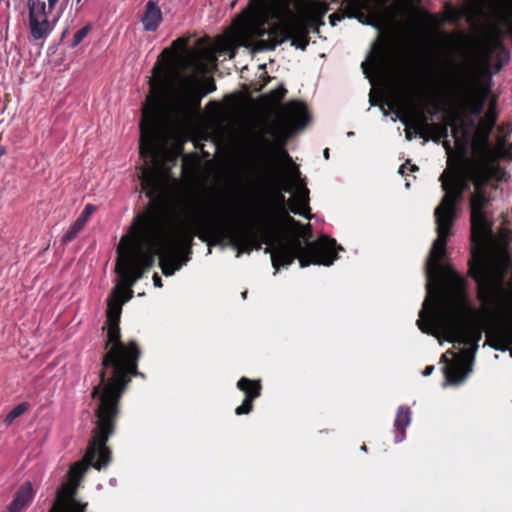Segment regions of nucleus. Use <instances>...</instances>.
Wrapping results in <instances>:
<instances>
[{
	"instance_id": "nucleus-1",
	"label": "nucleus",
	"mask_w": 512,
	"mask_h": 512,
	"mask_svg": "<svg viewBox=\"0 0 512 512\" xmlns=\"http://www.w3.org/2000/svg\"><path fill=\"white\" fill-rule=\"evenodd\" d=\"M508 177L507 171L499 164L485 161L472 164L466 172L457 167L445 169L439 177L444 195L434 210L437 238L426 262V274L429 281L445 284L444 296H449L451 303L462 308H470L468 281L443 260L457 219L458 206L470 183L474 189L469 198L472 249L468 276L476 282L477 299L486 309L502 306L509 295L504 288L503 278L494 273L482 250L493 234L494 223L490 213L494 200L492 192Z\"/></svg>"
},
{
	"instance_id": "nucleus-2",
	"label": "nucleus",
	"mask_w": 512,
	"mask_h": 512,
	"mask_svg": "<svg viewBox=\"0 0 512 512\" xmlns=\"http://www.w3.org/2000/svg\"><path fill=\"white\" fill-rule=\"evenodd\" d=\"M139 178L150 202L134 218L130 233L135 242L149 246L155 257L159 256V267L166 277L172 276L189 260L188 257L184 258V254L191 252L194 237L209 246L220 245L226 240L237 251V256L251 253L250 232L245 230L241 233H225L220 219L208 213L205 198L192 189L185 190L176 197L169 210V229H166L156 203L161 197L162 187L155 170L145 166Z\"/></svg>"
},
{
	"instance_id": "nucleus-3",
	"label": "nucleus",
	"mask_w": 512,
	"mask_h": 512,
	"mask_svg": "<svg viewBox=\"0 0 512 512\" xmlns=\"http://www.w3.org/2000/svg\"><path fill=\"white\" fill-rule=\"evenodd\" d=\"M270 150L269 139L263 134L258 135L247 167L254 177L276 189L273 205L267 207L251 222L227 225L220 220L225 233H241L248 230L252 237V250L260 249L262 244H272V249L266 247L264 252L271 253L272 266L276 271L291 265L295 259H298L301 268L311 264L332 265L338 258V251L343 248L335 239L328 236L308 241L312 237L311 225L308 223L303 226L289 215L283 192H291L292 186L275 174Z\"/></svg>"
},
{
	"instance_id": "nucleus-4",
	"label": "nucleus",
	"mask_w": 512,
	"mask_h": 512,
	"mask_svg": "<svg viewBox=\"0 0 512 512\" xmlns=\"http://www.w3.org/2000/svg\"><path fill=\"white\" fill-rule=\"evenodd\" d=\"M254 9L264 19H242L237 34L243 46L253 52L274 50L285 41L305 51L310 32L319 33L325 25L329 6L321 0H256Z\"/></svg>"
},
{
	"instance_id": "nucleus-5",
	"label": "nucleus",
	"mask_w": 512,
	"mask_h": 512,
	"mask_svg": "<svg viewBox=\"0 0 512 512\" xmlns=\"http://www.w3.org/2000/svg\"><path fill=\"white\" fill-rule=\"evenodd\" d=\"M106 326L99 383L92 388L91 398L97 400V404L120 409L121 398L132 377L145 378L138 370L142 351L135 340L122 341L120 324Z\"/></svg>"
},
{
	"instance_id": "nucleus-6",
	"label": "nucleus",
	"mask_w": 512,
	"mask_h": 512,
	"mask_svg": "<svg viewBox=\"0 0 512 512\" xmlns=\"http://www.w3.org/2000/svg\"><path fill=\"white\" fill-rule=\"evenodd\" d=\"M427 303L426 299L419 312L418 328L425 334L438 339L444 338L450 343L470 345V349L464 351L474 359L483 329L477 319L467 316L474 314L473 307L470 305L469 309H465L453 304L449 296H444L441 303L440 299L435 300L429 307V311H427Z\"/></svg>"
},
{
	"instance_id": "nucleus-7",
	"label": "nucleus",
	"mask_w": 512,
	"mask_h": 512,
	"mask_svg": "<svg viewBox=\"0 0 512 512\" xmlns=\"http://www.w3.org/2000/svg\"><path fill=\"white\" fill-rule=\"evenodd\" d=\"M95 426L87 450L81 461L71 465L68 480L80 486L89 467L97 470L106 468L112 460V452L107 446L109 438L116 431L120 409L97 404L94 410Z\"/></svg>"
},
{
	"instance_id": "nucleus-8",
	"label": "nucleus",
	"mask_w": 512,
	"mask_h": 512,
	"mask_svg": "<svg viewBox=\"0 0 512 512\" xmlns=\"http://www.w3.org/2000/svg\"><path fill=\"white\" fill-rule=\"evenodd\" d=\"M153 75L149 81L150 92L142 109L139 153L144 159L156 161L160 140V115L167 97L169 82L159 61L153 67Z\"/></svg>"
},
{
	"instance_id": "nucleus-9",
	"label": "nucleus",
	"mask_w": 512,
	"mask_h": 512,
	"mask_svg": "<svg viewBox=\"0 0 512 512\" xmlns=\"http://www.w3.org/2000/svg\"><path fill=\"white\" fill-rule=\"evenodd\" d=\"M136 243L138 246L132 245L127 237H122L116 250L118 257L115 271L119 276V282L115 288L125 294V300L133 297V285L155 263V253L149 246Z\"/></svg>"
},
{
	"instance_id": "nucleus-10",
	"label": "nucleus",
	"mask_w": 512,
	"mask_h": 512,
	"mask_svg": "<svg viewBox=\"0 0 512 512\" xmlns=\"http://www.w3.org/2000/svg\"><path fill=\"white\" fill-rule=\"evenodd\" d=\"M216 89L217 86L212 77L205 81H201L194 75L182 77L174 94L173 114L181 122H190L200 112L202 99Z\"/></svg>"
},
{
	"instance_id": "nucleus-11",
	"label": "nucleus",
	"mask_w": 512,
	"mask_h": 512,
	"mask_svg": "<svg viewBox=\"0 0 512 512\" xmlns=\"http://www.w3.org/2000/svg\"><path fill=\"white\" fill-rule=\"evenodd\" d=\"M441 79L464 92V111L476 118L483 112L486 103V94L477 93L471 84V69L468 61L456 62L453 58L449 62V69L441 72Z\"/></svg>"
},
{
	"instance_id": "nucleus-12",
	"label": "nucleus",
	"mask_w": 512,
	"mask_h": 512,
	"mask_svg": "<svg viewBox=\"0 0 512 512\" xmlns=\"http://www.w3.org/2000/svg\"><path fill=\"white\" fill-rule=\"evenodd\" d=\"M260 134H263L265 138H267V136H270L273 139V142L270 141V140H269V142L271 143L270 155H271V159H272V163H273V169L275 171V174L283 182H286V183L290 184L292 186V188L295 187V186H300L301 183H306V179L302 178V176H301V172L299 170V167L293 162L292 158L289 156V154L287 152H285V151L283 152L284 158H285L286 162L288 163V166H287V178H284L279 173L278 167H277L275 159L273 157L274 146L277 145V146L283 147L286 144V141H287V138H288V135L286 134V124H285L284 120L283 119H278L276 121L275 127H273V126H266L261 131H259L255 135V137H254V141H253L252 147H254L255 142H256V138ZM252 149L253 148H251V150Z\"/></svg>"
},
{
	"instance_id": "nucleus-13",
	"label": "nucleus",
	"mask_w": 512,
	"mask_h": 512,
	"mask_svg": "<svg viewBox=\"0 0 512 512\" xmlns=\"http://www.w3.org/2000/svg\"><path fill=\"white\" fill-rule=\"evenodd\" d=\"M459 119L460 112L458 110H453L449 115V119L445 123L429 124L428 118L421 112L417 122L413 126V129L416 134L426 141L431 139L435 143H440L442 139H446L448 137L449 127L453 129L454 124L457 123V120Z\"/></svg>"
},
{
	"instance_id": "nucleus-14",
	"label": "nucleus",
	"mask_w": 512,
	"mask_h": 512,
	"mask_svg": "<svg viewBox=\"0 0 512 512\" xmlns=\"http://www.w3.org/2000/svg\"><path fill=\"white\" fill-rule=\"evenodd\" d=\"M28 25L30 36L33 40H45L53 30V25L48 20L45 2L27 0Z\"/></svg>"
},
{
	"instance_id": "nucleus-15",
	"label": "nucleus",
	"mask_w": 512,
	"mask_h": 512,
	"mask_svg": "<svg viewBox=\"0 0 512 512\" xmlns=\"http://www.w3.org/2000/svg\"><path fill=\"white\" fill-rule=\"evenodd\" d=\"M79 486L64 482L56 491L55 500L48 512H86L88 503L76 498Z\"/></svg>"
},
{
	"instance_id": "nucleus-16",
	"label": "nucleus",
	"mask_w": 512,
	"mask_h": 512,
	"mask_svg": "<svg viewBox=\"0 0 512 512\" xmlns=\"http://www.w3.org/2000/svg\"><path fill=\"white\" fill-rule=\"evenodd\" d=\"M382 2V0H344L342 2L344 9L329 16L330 25L335 26L345 17L361 20L365 13L371 14L374 12V5L381 4Z\"/></svg>"
},
{
	"instance_id": "nucleus-17",
	"label": "nucleus",
	"mask_w": 512,
	"mask_h": 512,
	"mask_svg": "<svg viewBox=\"0 0 512 512\" xmlns=\"http://www.w3.org/2000/svg\"><path fill=\"white\" fill-rule=\"evenodd\" d=\"M236 387L238 390L244 393V399L241 405L235 408V414L247 415L253 410V402L259 398L262 393V382L260 379H250L248 377H241Z\"/></svg>"
},
{
	"instance_id": "nucleus-18",
	"label": "nucleus",
	"mask_w": 512,
	"mask_h": 512,
	"mask_svg": "<svg viewBox=\"0 0 512 512\" xmlns=\"http://www.w3.org/2000/svg\"><path fill=\"white\" fill-rule=\"evenodd\" d=\"M472 364V356L469 357L467 351H462L460 357L443 368L446 381L453 385L460 384L472 371Z\"/></svg>"
},
{
	"instance_id": "nucleus-19",
	"label": "nucleus",
	"mask_w": 512,
	"mask_h": 512,
	"mask_svg": "<svg viewBox=\"0 0 512 512\" xmlns=\"http://www.w3.org/2000/svg\"><path fill=\"white\" fill-rule=\"evenodd\" d=\"M293 189H295L293 196L287 200L288 210L295 215L311 219L309 189L307 188L306 183H301L300 186H295Z\"/></svg>"
},
{
	"instance_id": "nucleus-20",
	"label": "nucleus",
	"mask_w": 512,
	"mask_h": 512,
	"mask_svg": "<svg viewBox=\"0 0 512 512\" xmlns=\"http://www.w3.org/2000/svg\"><path fill=\"white\" fill-rule=\"evenodd\" d=\"M285 113L296 128L305 127L311 119L306 104L299 100L289 101L285 106Z\"/></svg>"
},
{
	"instance_id": "nucleus-21",
	"label": "nucleus",
	"mask_w": 512,
	"mask_h": 512,
	"mask_svg": "<svg viewBox=\"0 0 512 512\" xmlns=\"http://www.w3.org/2000/svg\"><path fill=\"white\" fill-rule=\"evenodd\" d=\"M34 494L31 482L23 483L16 491L12 502L3 512H21L32 502Z\"/></svg>"
},
{
	"instance_id": "nucleus-22",
	"label": "nucleus",
	"mask_w": 512,
	"mask_h": 512,
	"mask_svg": "<svg viewBox=\"0 0 512 512\" xmlns=\"http://www.w3.org/2000/svg\"><path fill=\"white\" fill-rule=\"evenodd\" d=\"M129 300H125V294L114 288L111 297L108 299L106 310V324H120L122 306Z\"/></svg>"
},
{
	"instance_id": "nucleus-23",
	"label": "nucleus",
	"mask_w": 512,
	"mask_h": 512,
	"mask_svg": "<svg viewBox=\"0 0 512 512\" xmlns=\"http://www.w3.org/2000/svg\"><path fill=\"white\" fill-rule=\"evenodd\" d=\"M162 21V12L158 5L150 0L145 5V11L141 17L144 30L153 32L156 31Z\"/></svg>"
},
{
	"instance_id": "nucleus-24",
	"label": "nucleus",
	"mask_w": 512,
	"mask_h": 512,
	"mask_svg": "<svg viewBox=\"0 0 512 512\" xmlns=\"http://www.w3.org/2000/svg\"><path fill=\"white\" fill-rule=\"evenodd\" d=\"M411 422V410L408 406H400L397 410L394 420V428L396 431L395 441L400 442L405 438L406 428Z\"/></svg>"
},
{
	"instance_id": "nucleus-25",
	"label": "nucleus",
	"mask_w": 512,
	"mask_h": 512,
	"mask_svg": "<svg viewBox=\"0 0 512 512\" xmlns=\"http://www.w3.org/2000/svg\"><path fill=\"white\" fill-rule=\"evenodd\" d=\"M503 30L500 28L494 29V35L491 37L490 40V53L498 52V61L496 64V70L500 71L503 67V62L508 61L509 59V52L504 47L502 42Z\"/></svg>"
},
{
	"instance_id": "nucleus-26",
	"label": "nucleus",
	"mask_w": 512,
	"mask_h": 512,
	"mask_svg": "<svg viewBox=\"0 0 512 512\" xmlns=\"http://www.w3.org/2000/svg\"><path fill=\"white\" fill-rule=\"evenodd\" d=\"M457 122H459V124H454L453 136L456 137L458 134H461L465 139H468L475 129V118L468 115H465L463 118L460 113V119L457 120Z\"/></svg>"
},
{
	"instance_id": "nucleus-27",
	"label": "nucleus",
	"mask_w": 512,
	"mask_h": 512,
	"mask_svg": "<svg viewBox=\"0 0 512 512\" xmlns=\"http://www.w3.org/2000/svg\"><path fill=\"white\" fill-rule=\"evenodd\" d=\"M186 45L187 40L185 38H178L173 41L171 48H165L161 52L160 57H162L165 61H171L175 56V51L173 49L181 50L184 49Z\"/></svg>"
},
{
	"instance_id": "nucleus-28",
	"label": "nucleus",
	"mask_w": 512,
	"mask_h": 512,
	"mask_svg": "<svg viewBox=\"0 0 512 512\" xmlns=\"http://www.w3.org/2000/svg\"><path fill=\"white\" fill-rule=\"evenodd\" d=\"M29 408V404L27 402H22L15 406L5 417L4 422L6 425H11L15 419L24 414Z\"/></svg>"
},
{
	"instance_id": "nucleus-29",
	"label": "nucleus",
	"mask_w": 512,
	"mask_h": 512,
	"mask_svg": "<svg viewBox=\"0 0 512 512\" xmlns=\"http://www.w3.org/2000/svg\"><path fill=\"white\" fill-rule=\"evenodd\" d=\"M83 227L84 226L80 222L75 221L68 229V231L63 235L61 239L62 244L65 245L74 240L78 233L83 229Z\"/></svg>"
},
{
	"instance_id": "nucleus-30",
	"label": "nucleus",
	"mask_w": 512,
	"mask_h": 512,
	"mask_svg": "<svg viewBox=\"0 0 512 512\" xmlns=\"http://www.w3.org/2000/svg\"><path fill=\"white\" fill-rule=\"evenodd\" d=\"M287 94V89L283 84H280L277 88L271 90L267 94V98L270 99L274 103H280L285 98Z\"/></svg>"
},
{
	"instance_id": "nucleus-31",
	"label": "nucleus",
	"mask_w": 512,
	"mask_h": 512,
	"mask_svg": "<svg viewBox=\"0 0 512 512\" xmlns=\"http://www.w3.org/2000/svg\"><path fill=\"white\" fill-rule=\"evenodd\" d=\"M90 29H91L90 25H86V26L82 27L81 29H79L74 34L73 41L71 43V47L72 48L77 47L83 41V39L88 35V33L90 32Z\"/></svg>"
},
{
	"instance_id": "nucleus-32",
	"label": "nucleus",
	"mask_w": 512,
	"mask_h": 512,
	"mask_svg": "<svg viewBox=\"0 0 512 512\" xmlns=\"http://www.w3.org/2000/svg\"><path fill=\"white\" fill-rule=\"evenodd\" d=\"M507 11L501 12L498 16V23H512V0H507Z\"/></svg>"
},
{
	"instance_id": "nucleus-33",
	"label": "nucleus",
	"mask_w": 512,
	"mask_h": 512,
	"mask_svg": "<svg viewBox=\"0 0 512 512\" xmlns=\"http://www.w3.org/2000/svg\"><path fill=\"white\" fill-rule=\"evenodd\" d=\"M96 210L95 206L92 204H87L76 221L80 222L83 226H85L91 214Z\"/></svg>"
},
{
	"instance_id": "nucleus-34",
	"label": "nucleus",
	"mask_w": 512,
	"mask_h": 512,
	"mask_svg": "<svg viewBox=\"0 0 512 512\" xmlns=\"http://www.w3.org/2000/svg\"><path fill=\"white\" fill-rule=\"evenodd\" d=\"M487 120L489 122V127L492 128L497 121V113L495 111V104L493 102L490 103L489 110L486 114Z\"/></svg>"
},
{
	"instance_id": "nucleus-35",
	"label": "nucleus",
	"mask_w": 512,
	"mask_h": 512,
	"mask_svg": "<svg viewBox=\"0 0 512 512\" xmlns=\"http://www.w3.org/2000/svg\"><path fill=\"white\" fill-rule=\"evenodd\" d=\"M406 165H409L410 166V171L411 172H414V171H418L419 170V167L415 164H411V161L408 159L406 160V163L401 165L400 168H399V173L401 175H404L405 174V168H406Z\"/></svg>"
},
{
	"instance_id": "nucleus-36",
	"label": "nucleus",
	"mask_w": 512,
	"mask_h": 512,
	"mask_svg": "<svg viewBox=\"0 0 512 512\" xmlns=\"http://www.w3.org/2000/svg\"><path fill=\"white\" fill-rule=\"evenodd\" d=\"M207 107L212 110L214 113H220L223 109L221 103L217 101H210L207 105Z\"/></svg>"
},
{
	"instance_id": "nucleus-37",
	"label": "nucleus",
	"mask_w": 512,
	"mask_h": 512,
	"mask_svg": "<svg viewBox=\"0 0 512 512\" xmlns=\"http://www.w3.org/2000/svg\"><path fill=\"white\" fill-rule=\"evenodd\" d=\"M501 157L511 160L512 159V153L504 148V146L500 149Z\"/></svg>"
},
{
	"instance_id": "nucleus-38",
	"label": "nucleus",
	"mask_w": 512,
	"mask_h": 512,
	"mask_svg": "<svg viewBox=\"0 0 512 512\" xmlns=\"http://www.w3.org/2000/svg\"><path fill=\"white\" fill-rule=\"evenodd\" d=\"M152 278H153L154 285L156 287L161 288L162 287V279H161V277L157 273H154Z\"/></svg>"
},
{
	"instance_id": "nucleus-39",
	"label": "nucleus",
	"mask_w": 512,
	"mask_h": 512,
	"mask_svg": "<svg viewBox=\"0 0 512 512\" xmlns=\"http://www.w3.org/2000/svg\"><path fill=\"white\" fill-rule=\"evenodd\" d=\"M433 371H434V366L428 365L425 367L422 374H423V376H430L433 373Z\"/></svg>"
},
{
	"instance_id": "nucleus-40",
	"label": "nucleus",
	"mask_w": 512,
	"mask_h": 512,
	"mask_svg": "<svg viewBox=\"0 0 512 512\" xmlns=\"http://www.w3.org/2000/svg\"><path fill=\"white\" fill-rule=\"evenodd\" d=\"M47 1H48L49 12H51L59 0H47Z\"/></svg>"
},
{
	"instance_id": "nucleus-41",
	"label": "nucleus",
	"mask_w": 512,
	"mask_h": 512,
	"mask_svg": "<svg viewBox=\"0 0 512 512\" xmlns=\"http://www.w3.org/2000/svg\"><path fill=\"white\" fill-rule=\"evenodd\" d=\"M441 362L445 363L446 365L450 364L451 362L449 361V359L447 358V353L443 354L441 356Z\"/></svg>"
},
{
	"instance_id": "nucleus-42",
	"label": "nucleus",
	"mask_w": 512,
	"mask_h": 512,
	"mask_svg": "<svg viewBox=\"0 0 512 512\" xmlns=\"http://www.w3.org/2000/svg\"><path fill=\"white\" fill-rule=\"evenodd\" d=\"M406 138L407 140H411L412 139V134L409 130H406Z\"/></svg>"
},
{
	"instance_id": "nucleus-43",
	"label": "nucleus",
	"mask_w": 512,
	"mask_h": 512,
	"mask_svg": "<svg viewBox=\"0 0 512 512\" xmlns=\"http://www.w3.org/2000/svg\"><path fill=\"white\" fill-rule=\"evenodd\" d=\"M323 154H324V157H325L326 159H328V158H329V149H328V148H326V149L324 150Z\"/></svg>"
},
{
	"instance_id": "nucleus-44",
	"label": "nucleus",
	"mask_w": 512,
	"mask_h": 512,
	"mask_svg": "<svg viewBox=\"0 0 512 512\" xmlns=\"http://www.w3.org/2000/svg\"><path fill=\"white\" fill-rule=\"evenodd\" d=\"M444 146H445V148H446L447 150H450V149H451V147H450V143H449V142H445V143H444Z\"/></svg>"
},
{
	"instance_id": "nucleus-45",
	"label": "nucleus",
	"mask_w": 512,
	"mask_h": 512,
	"mask_svg": "<svg viewBox=\"0 0 512 512\" xmlns=\"http://www.w3.org/2000/svg\"><path fill=\"white\" fill-rule=\"evenodd\" d=\"M5 153V149L3 147H0V156Z\"/></svg>"
},
{
	"instance_id": "nucleus-46",
	"label": "nucleus",
	"mask_w": 512,
	"mask_h": 512,
	"mask_svg": "<svg viewBox=\"0 0 512 512\" xmlns=\"http://www.w3.org/2000/svg\"><path fill=\"white\" fill-rule=\"evenodd\" d=\"M344 0H331L332 3H339V2H343Z\"/></svg>"
},
{
	"instance_id": "nucleus-47",
	"label": "nucleus",
	"mask_w": 512,
	"mask_h": 512,
	"mask_svg": "<svg viewBox=\"0 0 512 512\" xmlns=\"http://www.w3.org/2000/svg\"><path fill=\"white\" fill-rule=\"evenodd\" d=\"M446 353H447V354H449V353H450V354H452V356H455V353H453L451 350H448Z\"/></svg>"
},
{
	"instance_id": "nucleus-48",
	"label": "nucleus",
	"mask_w": 512,
	"mask_h": 512,
	"mask_svg": "<svg viewBox=\"0 0 512 512\" xmlns=\"http://www.w3.org/2000/svg\"><path fill=\"white\" fill-rule=\"evenodd\" d=\"M435 108H436L437 111L440 110V106L438 104L435 105Z\"/></svg>"
},
{
	"instance_id": "nucleus-49",
	"label": "nucleus",
	"mask_w": 512,
	"mask_h": 512,
	"mask_svg": "<svg viewBox=\"0 0 512 512\" xmlns=\"http://www.w3.org/2000/svg\"><path fill=\"white\" fill-rule=\"evenodd\" d=\"M246 295H247L246 291L242 293L243 298H246Z\"/></svg>"
},
{
	"instance_id": "nucleus-50",
	"label": "nucleus",
	"mask_w": 512,
	"mask_h": 512,
	"mask_svg": "<svg viewBox=\"0 0 512 512\" xmlns=\"http://www.w3.org/2000/svg\"><path fill=\"white\" fill-rule=\"evenodd\" d=\"M365 65H366V63H365V62H363V63H362V67H363V69H364V70H365Z\"/></svg>"
},
{
	"instance_id": "nucleus-51",
	"label": "nucleus",
	"mask_w": 512,
	"mask_h": 512,
	"mask_svg": "<svg viewBox=\"0 0 512 512\" xmlns=\"http://www.w3.org/2000/svg\"><path fill=\"white\" fill-rule=\"evenodd\" d=\"M81 2V0H77V4H79Z\"/></svg>"
}]
</instances>
